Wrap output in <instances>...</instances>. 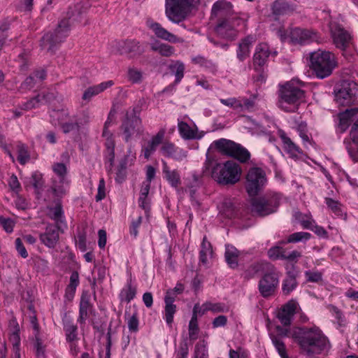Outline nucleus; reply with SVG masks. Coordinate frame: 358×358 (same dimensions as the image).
<instances>
[{
    "instance_id": "0e129e2a",
    "label": "nucleus",
    "mask_w": 358,
    "mask_h": 358,
    "mask_svg": "<svg viewBox=\"0 0 358 358\" xmlns=\"http://www.w3.org/2000/svg\"><path fill=\"white\" fill-rule=\"evenodd\" d=\"M327 308L331 313V315L335 317L339 324H341L344 322V316L340 309L333 305L328 306Z\"/></svg>"
},
{
    "instance_id": "39448f33",
    "label": "nucleus",
    "mask_w": 358,
    "mask_h": 358,
    "mask_svg": "<svg viewBox=\"0 0 358 358\" xmlns=\"http://www.w3.org/2000/svg\"><path fill=\"white\" fill-rule=\"evenodd\" d=\"M310 67L318 78L329 76L338 66V60L330 51L318 49L310 53Z\"/></svg>"
},
{
    "instance_id": "6e6d98bb",
    "label": "nucleus",
    "mask_w": 358,
    "mask_h": 358,
    "mask_svg": "<svg viewBox=\"0 0 358 358\" xmlns=\"http://www.w3.org/2000/svg\"><path fill=\"white\" fill-rule=\"evenodd\" d=\"M325 203L335 215H341L343 214L342 205L338 201L326 198Z\"/></svg>"
},
{
    "instance_id": "a211bd4d",
    "label": "nucleus",
    "mask_w": 358,
    "mask_h": 358,
    "mask_svg": "<svg viewBox=\"0 0 358 358\" xmlns=\"http://www.w3.org/2000/svg\"><path fill=\"white\" fill-rule=\"evenodd\" d=\"M298 303L294 300H290L286 303L278 313V318L284 326L291 324L294 314L299 309Z\"/></svg>"
},
{
    "instance_id": "a878e982",
    "label": "nucleus",
    "mask_w": 358,
    "mask_h": 358,
    "mask_svg": "<svg viewBox=\"0 0 358 358\" xmlns=\"http://www.w3.org/2000/svg\"><path fill=\"white\" fill-rule=\"evenodd\" d=\"M113 85L114 83L113 80H108L99 85L90 87L84 92L82 99L84 101H89L93 96L98 95Z\"/></svg>"
},
{
    "instance_id": "cd10ccee",
    "label": "nucleus",
    "mask_w": 358,
    "mask_h": 358,
    "mask_svg": "<svg viewBox=\"0 0 358 358\" xmlns=\"http://www.w3.org/2000/svg\"><path fill=\"white\" fill-rule=\"evenodd\" d=\"M80 284L79 274L77 271H73L71 274L69 282L65 289L64 299L66 302L73 301L76 291Z\"/></svg>"
},
{
    "instance_id": "ddd939ff",
    "label": "nucleus",
    "mask_w": 358,
    "mask_h": 358,
    "mask_svg": "<svg viewBox=\"0 0 358 358\" xmlns=\"http://www.w3.org/2000/svg\"><path fill=\"white\" fill-rule=\"evenodd\" d=\"M122 130L126 142L139 137L143 131L141 119L136 116L127 118L122 124Z\"/></svg>"
},
{
    "instance_id": "774afa93",
    "label": "nucleus",
    "mask_w": 358,
    "mask_h": 358,
    "mask_svg": "<svg viewBox=\"0 0 358 358\" xmlns=\"http://www.w3.org/2000/svg\"><path fill=\"white\" fill-rule=\"evenodd\" d=\"M127 325L129 331L134 332L138 331V320L136 313H134L131 316L129 317Z\"/></svg>"
},
{
    "instance_id": "79ce46f5",
    "label": "nucleus",
    "mask_w": 358,
    "mask_h": 358,
    "mask_svg": "<svg viewBox=\"0 0 358 358\" xmlns=\"http://www.w3.org/2000/svg\"><path fill=\"white\" fill-rule=\"evenodd\" d=\"M64 329L68 342L73 343L78 340L77 327L71 321H66Z\"/></svg>"
},
{
    "instance_id": "5fc2aeb1",
    "label": "nucleus",
    "mask_w": 358,
    "mask_h": 358,
    "mask_svg": "<svg viewBox=\"0 0 358 358\" xmlns=\"http://www.w3.org/2000/svg\"><path fill=\"white\" fill-rule=\"evenodd\" d=\"M103 136L106 138V146L110 152L111 159L113 160L115 142L113 138V134L108 130L103 129Z\"/></svg>"
},
{
    "instance_id": "9d476101",
    "label": "nucleus",
    "mask_w": 358,
    "mask_h": 358,
    "mask_svg": "<svg viewBox=\"0 0 358 358\" xmlns=\"http://www.w3.org/2000/svg\"><path fill=\"white\" fill-rule=\"evenodd\" d=\"M266 182V174L263 169L259 167H252L249 169L246 176L245 186L250 195H256Z\"/></svg>"
},
{
    "instance_id": "1a4fd4ad",
    "label": "nucleus",
    "mask_w": 358,
    "mask_h": 358,
    "mask_svg": "<svg viewBox=\"0 0 358 358\" xmlns=\"http://www.w3.org/2000/svg\"><path fill=\"white\" fill-rule=\"evenodd\" d=\"M358 96V85L354 80H344L341 88L335 94V100L339 105H349L355 101Z\"/></svg>"
},
{
    "instance_id": "2eb2a0df",
    "label": "nucleus",
    "mask_w": 358,
    "mask_h": 358,
    "mask_svg": "<svg viewBox=\"0 0 358 358\" xmlns=\"http://www.w3.org/2000/svg\"><path fill=\"white\" fill-rule=\"evenodd\" d=\"M280 199V197L278 194L275 195L272 200L270 201V203H274V205L272 206L264 199H255L252 204V210L261 216L269 215L276 210Z\"/></svg>"
},
{
    "instance_id": "052dcab7",
    "label": "nucleus",
    "mask_w": 358,
    "mask_h": 358,
    "mask_svg": "<svg viewBox=\"0 0 358 358\" xmlns=\"http://www.w3.org/2000/svg\"><path fill=\"white\" fill-rule=\"evenodd\" d=\"M285 251L280 246H275L268 250V255L271 259H283V257H285Z\"/></svg>"
},
{
    "instance_id": "72a5a7b5",
    "label": "nucleus",
    "mask_w": 358,
    "mask_h": 358,
    "mask_svg": "<svg viewBox=\"0 0 358 358\" xmlns=\"http://www.w3.org/2000/svg\"><path fill=\"white\" fill-rule=\"evenodd\" d=\"M136 286L133 284L131 279L127 280L125 286L120 293V299L122 301L130 302L136 296Z\"/></svg>"
},
{
    "instance_id": "e2e57ef3",
    "label": "nucleus",
    "mask_w": 358,
    "mask_h": 358,
    "mask_svg": "<svg viewBox=\"0 0 358 358\" xmlns=\"http://www.w3.org/2000/svg\"><path fill=\"white\" fill-rule=\"evenodd\" d=\"M220 101L223 105L236 110H239L240 106H241L239 98L230 97L228 99H221Z\"/></svg>"
},
{
    "instance_id": "20e7f679",
    "label": "nucleus",
    "mask_w": 358,
    "mask_h": 358,
    "mask_svg": "<svg viewBox=\"0 0 358 358\" xmlns=\"http://www.w3.org/2000/svg\"><path fill=\"white\" fill-rule=\"evenodd\" d=\"M303 85L297 79H292L280 85L279 106L285 111L295 112L303 101Z\"/></svg>"
},
{
    "instance_id": "680f3d73",
    "label": "nucleus",
    "mask_w": 358,
    "mask_h": 358,
    "mask_svg": "<svg viewBox=\"0 0 358 358\" xmlns=\"http://www.w3.org/2000/svg\"><path fill=\"white\" fill-rule=\"evenodd\" d=\"M128 78L133 83H138L142 80V73L135 68H130L128 70Z\"/></svg>"
},
{
    "instance_id": "c756f323",
    "label": "nucleus",
    "mask_w": 358,
    "mask_h": 358,
    "mask_svg": "<svg viewBox=\"0 0 358 358\" xmlns=\"http://www.w3.org/2000/svg\"><path fill=\"white\" fill-rule=\"evenodd\" d=\"M358 113L357 108H351L349 110H346L343 113H341L338 115L339 122L338 124V128L341 132H345L347 129L349 127L351 122L352 121V117Z\"/></svg>"
},
{
    "instance_id": "4468645a",
    "label": "nucleus",
    "mask_w": 358,
    "mask_h": 358,
    "mask_svg": "<svg viewBox=\"0 0 358 358\" xmlns=\"http://www.w3.org/2000/svg\"><path fill=\"white\" fill-rule=\"evenodd\" d=\"M240 20L236 17H229L220 22L215 28L217 34L227 39H234L236 36L235 27L239 24Z\"/></svg>"
},
{
    "instance_id": "f3484780",
    "label": "nucleus",
    "mask_w": 358,
    "mask_h": 358,
    "mask_svg": "<svg viewBox=\"0 0 358 358\" xmlns=\"http://www.w3.org/2000/svg\"><path fill=\"white\" fill-rule=\"evenodd\" d=\"M147 26L154 32L157 37L171 43H182L183 39L169 32L159 23L152 20L147 21Z\"/></svg>"
},
{
    "instance_id": "393cba45",
    "label": "nucleus",
    "mask_w": 358,
    "mask_h": 358,
    "mask_svg": "<svg viewBox=\"0 0 358 358\" xmlns=\"http://www.w3.org/2000/svg\"><path fill=\"white\" fill-rule=\"evenodd\" d=\"M232 13V5L230 2L227 1L220 0L213 5L212 14L215 16H225L229 18L234 17L231 16Z\"/></svg>"
},
{
    "instance_id": "09e8293b",
    "label": "nucleus",
    "mask_w": 358,
    "mask_h": 358,
    "mask_svg": "<svg viewBox=\"0 0 358 358\" xmlns=\"http://www.w3.org/2000/svg\"><path fill=\"white\" fill-rule=\"evenodd\" d=\"M90 304L88 300L82 298L80 303V315L78 321L80 323L85 322L87 317V313L90 310Z\"/></svg>"
},
{
    "instance_id": "f8f14e48",
    "label": "nucleus",
    "mask_w": 358,
    "mask_h": 358,
    "mask_svg": "<svg viewBox=\"0 0 358 358\" xmlns=\"http://www.w3.org/2000/svg\"><path fill=\"white\" fill-rule=\"evenodd\" d=\"M329 26L334 45L338 48L345 50L351 42L350 34L336 21H330Z\"/></svg>"
},
{
    "instance_id": "bf43d9fd",
    "label": "nucleus",
    "mask_w": 358,
    "mask_h": 358,
    "mask_svg": "<svg viewBox=\"0 0 358 358\" xmlns=\"http://www.w3.org/2000/svg\"><path fill=\"white\" fill-rule=\"evenodd\" d=\"M189 337L191 340H196L199 333L198 321L192 317L189 323Z\"/></svg>"
},
{
    "instance_id": "4c0bfd02",
    "label": "nucleus",
    "mask_w": 358,
    "mask_h": 358,
    "mask_svg": "<svg viewBox=\"0 0 358 358\" xmlns=\"http://www.w3.org/2000/svg\"><path fill=\"white\" fill-rule=\"evenodd\" d=\"M150 184L149 182H143L140 191V196L138 199L139 206L148 211L150 209L149 201L148 195L149 194Z\"/></svg>"
},
{
    "instance_id": "603ef678",
    "label": "nucleus",
    "mask_w": 358,
    "mask_h": 358,
    "mask_svg": "<svg viewBox=\"0 0 358 358\" xmlns=\"http://www.w3.org/2000/svg\"><path fill=\"white\" fill-rule=\"evenodd\" d=\"M272 343L281 358H289L287 354L285 345L280 338L273 336Z\"/></svg>"
},
{
    "instance_id": "5701e85b",
    "label": "nucleus",
    "mask_w": 358,
    "mask_h": 358,
    "mask_svg": "<svg viewBox=\"0 0 358 358\" xmlns=\"http://www.w3.org/2000/svg\"><path fill=\"white\" fill-rule=\"evenodd\" d=\"M178 129L183 139L189 140L201 138V136L198 134V129L194 124L189 125L182 120H179Z\"/></svg>"
},
{
    "instance_id": "a19ab883",
    "label": "nucleus",
    "mask_w": 358,
    "mask_h": 358,
    "mask_svg": "<svg viewBox=\"0 0 358 358\" xmlns=\"http://www.w3.org/2000/svg\"><path fill=\"white\" fill-rule=\"evenodd\" d=\"M294 217L298 220L304 229L313 230L315 221L310 214H303L300 212L294 213Z\"/></svg>"
},
{
    "instance_id": "8fccbe9b",
    "label": "nucleus",
    "mask_w": 358,
    "mask_h": 358,
    "mask_svg": "<svg viewBox=\"0 0 358 358\" xmlns=\"http://www.w3.org/2000/svg\"><path fill=\"white\" fill-rule=\"evenodd\" d=\"M52 171L55 174L54 178H67V167L64 163L57 162L52 164Z\"/></svg>"
},
{
    "instance_id": "37998d69",
    "label": "nucleus",
    "mask_w": 358,
    "mask_h": 358,
    "mask_svg": "<svg viewBox=\"0 0 358 358\" xmlns=\"http://www.w3.org/2000/svg\"><path fill=\"white\" fill-rule=\"evenodd\" d=\"M290 8L287 2L282 0L275 1L272 6L273 14L278 17L289 13Z\"/></svg>"
},
{
    "instance_id": "13d9d810",
    "label": "nucleus",
    "mask_w": 358,
    "mask_h": 358,
    "mask_svg": "<svg viewBox=\"0 0 358 358\" xmlns=\"http://www.w3.org/2000/svg\"><path fill=\"white\" fill-rule=\"evenodd\" d=\"M17 159L21 164H26L29 159V155L24 145H17Z\"/></svg>"
},
{
    "instance_id": "49530a36",
    "label": "nucleus",
    "mask_w": 358,
    "mask_h": 358,
    "mask_svg": "<svg viewBox=\"0 0 358 358\" xmlns=\"http://www.w3.org/2000/svg\"><path fill=\"white\" fill-rule=\"evenodd\" d=\"M63 210L60 203H57L54 207L48 208V216L56 222H61L63 217Z\"/></svg>"
},
{
    "instance_id": "e433bc0d",
    "label": "nucleus",
    "mask_w": 358,
    "mask_h": 358,
    "mask_svg": "<svg viewBox=\"0 0 358 358\" xmlns=\"http://www.w3.org/2000/svg\"><path fill=\"white\" fill-rule=\"evenodd\" d=\"M239 252L232 245H227L225 250V259L229 267L234 268L238 266V257Z\"/></svg>"
},
{
    "instance_id": "7ed1b4c3",
    "label": "nucleus",
    "mask_w": 358,
    "mask_h": 358,
    "mask_svg": "<svg viewBox=\"0 0 358 358\" xmlns=\"http://www.w3.org/2000/svg\"><path fill=\"white\" fill-rule=\"evenodd\" d=\"M266 268L265 273L259 282V291L262 296L268 297L273 295L279 284L280 273L268 263H257L252 265L245 272V278H251L261 271Z\"/></svg>"
},
{
    "instance_id": "dca6fc26",
    "label": "nucleus",
    "mask_w": 358,
    "mask_h": 358,
    "mask_svg": "<svg viewBox=\"0 0 358 358\" xmlns=\"http://www.w3.org/2000/svg\"><path fill=\"white\" fill-rule=\"evenodd\" d=\"M345 148L354 162H358V120L354 123L349 138L344 140Z\"/></svg>"
},
{
    "instance_id": "423d86ee",
    "label": "nucleus",
    "mask_w": 358,
    "mask_h": 358,
    "mask_svg": "<svg viewBox=\"0 0 358 358\" xmlns=\"http://www.w3.org/2000/svg\"><path fill=\"white\" fill-rule=\"evenodd\" d=\"M199 4L200 0H165L166 17L171 22L180 24Z\"/></svg>"
},
{
    "instance_id": "f03ea898",
    "label": "nucleus",
    "mask_w": 358,
    "mask_h": 358,
    "mask_svg": "<svg viewBox=\"0 0 358 358\" xmlns=\"http://www.w3.org/2000/svg\"><path fill=\"white\" fill-rule=\"evenodd\" d=\"M82 8L80 4H77L68 14V20H61L53 33H47L43 36L41 45L43 49L52 51L54 48L68 36L69 27L75 22L85 24V11L81 10Z\"/></svg>"
},
{
    "instance_id": "f257e3e1",
    "label": "nucleus",
    "mask_w": 358,
    "mask_h": 358,
    "mask_svg": "<svg viewBox=\"0 0 358 358\" xmlns=\"http://www.w3.org/2000/svg\"><path fill=\"white\" fill-rule=\"evenodd\" d=\"M291 334L299 345L301 354L306 358H320L331 348L327 336L315 325L295 327Z\"/></svg>"
},
{
    "instance_id": "6ab92c4d",
    "label": "nucleus",
    "mask_w": 358,
    "mask_h": 358,
    "mask_svg": "<svg viewBox=\"0 0 358 358\" xmlns=\"http://www.w3.org/2000/svg\"><path fill=\"white\" fill-rule=\"evenodd\" d=\"M41 242L49 248H54L58 243L59 235L58 227L49 224L45 231L39 236Z\"/></svg>"
},
{
    "instance_id": "a18cd8bd",
    "label": "nucleus",
    "mask_w": 358,
    "mask_h": 358,
    "mask_svg": "<svg viewBox=\"0 0 358 358\" xmlns=\"http://www.w3.org/2000/svg\"><path fill=\"white\" fill-rule=\"evenodd\" d=\"M169 68L175 75V83L178 84L184 76L185 64L182 62L178 60L171 64Z\"/></svg>"
},
{
    "instance_id": "4be33fe9",
    "label": "nucleus",
    "mask_w": 358,
    "mask_h": 358,
    "mask_svg": "<svg viewBox=\"0 0 358 358\" xmlns=\"http://www.w3.org/2000/svg\"><path fill=\"white\" fill-rule=\"evenodd\" d=\"M160 152L164 157L173 158L177 161H181L186 158L187 151L176 147L171 142H165L162 144Z\"/></svg>"
},
{
    "instance_id": "338daca9",
    "label": "nucleus",
    "mask_w": 358,
    "mask_h": 358,
    "mask_svg": "<svg viewBox=\"0 0 358 358\" xmlns=\"http://www.w3.org/2000/svg\"><path fill=\"white\" fill-rule=\"evenodd\" d=\"M206 304L208 310L214 313L224 312L226 310L225 306L220 303L206 302Z\"/></svg>"
},
{
    "instance_id": "2f4dec72",
    "label": "nucleus",
    "mask_w": 358,
    "mask_h": 358,
    "mask_svg": "<svg viewBox=\"0 0 358 358\" xmlns=\"http://www.w3.org/2000/svg\"><path fill=\"white\" fill-rule=\"evenodd\" d=\"M162 171L165 179L173 187H177L180 184V176L177 170H171L165 161H162Z\"/></svg>"
},
{
    "instance_id": "aec40b11",
    "label": "nucleus",
    "mask_w": 358,
    "mask_h": 358,
    "mask_svg": "<svg viewBox=\"0 0 358 358\" xmlns=\"http://www.w3.org/2000/svg\"><path fill=\"white\" fill-rule=\"evenodd\" d=\"M19 331L20 328L17 322L15 320H11L9 322V341L13 345L12 358H20V337Z\"/></svg>"
},
{
    "instance_id": "3c124183",
    "label": "nucleus",
    "mask_w": 358,
    "mask_h": 358,
    "mask_svg": "<svg viewBox=\"0 0 358 358\" xmlns=\"http://www.w3.org/2000/svg\"><path fill=\"white\" fill-rule=\"evenodd\" d=\"M311 235L310 233L308 232H296L294 234H292L287 239L288 243H298V242H303L306 241L310 239Z\"/></svg>"
},
{
    "instance_id": "c85d7f7f",
    "label": "nucleus",
    "mask_w": 358,
    "mask_h": 358,
    "mask_svg": "<svg viewBox=\"0 0 358 358\" xmlns=\"http://www.w3.org/2000/svg\"><path fill=\"white\" fill-rule=\"evenodd\" d=\"M279 135L282 141L285 151L291 157H297L301 153L300 148L286 135L284 131H280Z\"/></svg>"
},
{
    "instance_id": "c9c22d12",
    "label": "nucleus",
    "mask_w": 358,
    "mask_h": 358,
    "mask_svg": "<svg viewBox=\"0 0 358 358\" xmlns=\"http://www.w3.org/2000/svg\"><path fill=\"white\" fill-rule=\"evenodd\" d=\"M89 121L88 117H85L83 120H70L69 122H64V120H59V124L64 133H68L73 131H78L80 124H84Z\"/></svg>"
},
{
    "instance_id": "0eeeda50",
    "label": "nucleus",
    "mask_w": 358,
    "mask_h": 358,
    "mask_svg": "<svg viewBox=\"0 0 358 358\" xmlns=\"http://www.w3.org/2000/svg\"><path fill=\"white\" fill-rule=\"evenodd\" d=\"M241 168L234 160L216 164L211 171L212 178L220 185H234L241 179Z\"/></svg>"
},
{
    "instance_id": "473e14b6",
    "label": "nucleus",
    "mask_w": 358,
    "mask_h": 358,
    "mask_svg": "<svg viewBox=\"0 0 358 358\" xmlns=\"http://www.w3.org/2000/svg\"><path fill=\"white\" fill-rule=\"evenodd\" d=\"M296 272L293 271H287V277L282 282V289L285 295L289 294L297 287V282L296 280Z\"/></svg>"
},
{
    "instance_id": "69168bd1",
    "label": "nucleus",
    "mask_w": 358,
    "mask_h": 358,
    "mask_svg": "<svg viewBox=\"0 0 358 358\" xmlns=\"http://www.w3.org/2000/svg\"><path fill=\"white\" fill-rule=\"evenodd\" d=\"M208 308L206 303L202 305H199V303H196L193 308V313L192 317H195L197 319L199 316H202L206 312H208Z\"/></svg>"
},
{
    "instance_id": "f704fd0d",
    "label": "nucleus",
    "mask_w": 358,
    "mask_h": 358,
    "mask_svg": "<svg viewBox=\"0 0 358 358\" xmlns=\"http://www.w3.org/2000/svg\"><path fill=\"white\" fill-rule=\"evenodd\" d=\"M173 298L165 296L164 319L169 325H171L173 321L174 314L176 312V306L173 303Z\"/></svg>"
},
{
    "instance_id": "b1692460",
    "label": "nucleus",
    "mask_w": 358,
    "mask_h": 358,
    "mask_svg": "<svg viewBox=\"0 0 358 358\" xmlns=\"http://www.w3.org/2000/svg\"><path fill=\"white\" fill-rule=\"evenodd\" d=\"M255 42V38L248 36L239 43L236 50L237 58L239 61L243 62L249 57L251 47Z\"/></svg>"
},
{
    "instance_id": "412c9836",
    "label": "nucleus",
    "mask_w": 358,
    "mask_h": 358,
    "mask_svg": "<svg viewBox=\"0 0 358 358\" xmlns=\"http://www.w3.org/2000/svg\"><path fill=\"white\" fill-rule=\"evenodd\" d=\"M270 53L268 45L266 43H259L256 47L253 56V64L257 72H259L261 68L264 66Z\"/></svg>"
},
{
    "instance_id": "4d7b16f0",
    "label": "nucleus",
    "mask_w": 358,
    "mask_h": 358,
    "mask_svg": "<svg viewBox=\"0 0 358 358\" xmlns=\"http://www.w3.org/2000/svg\"><path fill=\"white\" fill-rule=\"evenodd\" d=\"M306 280L310 282H320L322 280V273L317 270H308L304 273Z\"/></svg>"
},
{
    "instance_id": "6e6552de",
    "label": "nucleus",
    "mask_w": 358,
    "mask_h": 358,
    "mask_svg": "<svg viewBox=\"0 0 358 358\" xmlns=\"http://www.w3.org/2000/svg\"><path fill=\"white\" fill-rule=\"evenodd\" d=\"M213 145L220 152L235 157L241 162H245L250 159V155L248 150L232 141L220 138L215 141Z\"/></svg>"
},
{
    "instance_id": "bb28decb",
    "label": "nucleus",
    "mask_w": 358,
    "mask_h": 358,
    "mask_svg": "<svg viewBox=\"0 0 358 358\" xmlns=\"http://www.w3.org/2000/svg\"><path fill=\"white\" fill-rule=\"evenodd\" d=\"M70 181L67 178H52L51 189L57 196L65 195L69 189Z\"/></svg>"
},
{
    "instance_id": "864d4df0",
    "label": "nucleus",
    "mask_w": 358,
    "mask_h": 358,
    "mask_svg": "<svg viewBox=\"0 0 358 358\" xmlns=\"http://www.w3.org/2000/svg\"><path fill=\"white\" fill-rule=\"evenodd\" d=\"M136 160V152L129 148L124 158L120 162V166L126 169L127 166H131Z\"/></svg>"
},
{
    "instance_id": "58836bf2",
    "label": "nucleus",
    "mask_w": 358,
    "mask_h": 358,
    "mask_svg": "<svg viewBox=\"0 0 358 358\" xmlns=\"http://www.w3.org/2000/svg\"><path fill=\"white\" fill-rule=\"evenodd\" d=\"M150 46L152 50L158 52L161 55L164 57H170L174 55L175 52L173 47L159 42L152 43Z\"/></svg>"
},
{
    "instance_id": "de8ad7c7",
    "label": "nucleus",
    "mask_w": 358,
    "mask_h": 358,
    "mask_svg": "<svg viewBox=\"0 0 358 358\" xmlns=\"http://www.w3.org/2000/svg\"><path fill=\"white\" fill-rule=\"evenodd\" d=\"M165 130L160 129L151 139L148 141L147 145L155 152L157 148L162 143L165 136Z\"/></svg>"
},
{
    "instance_id": "c03bdc74",
    "label": "nucleus",
    "mask_w": 358,
    "mask_h": 358,
    "mask_svg": "<svg viewBox=\"0 0 358 358\" xmlns=\"http://www.w3.org/2000/svg\"><path fill=\"white\" fill-rule=\"evenodd\" d=\"M50 97H49L48 95L43 96L38 95L23 103V105L22 106V108L25 110H31L32 108L38 107L40 106V103H45L50 101Z\"/></svg>"
},
{
    "instance_id": "9b49d317",
    "label": "nucleus",
    "mask_w": 358,
    "mask_h": 358,
    "mask_svg": "<svg viewBox=\"0 0 358 358\" xmlns=\"http://www.w3.org/2000/svg\"><path fill=\"white\" fill-rule=\"evenodd\" d=\"M319 38L317 32L310 29H303L296 27L291 29L289 36L285 38L283 40H287L289 43L294 44L303 45L314 41H318Z\"/></svg>"
},
{
    "instance_id": "ea45409f",
    "label": "nucleus",
    "mask_w": 358,
    "mask_h": 358,
    "mask_svg": "<svg viewBox=\"0 0 358 358\" xmlns=\"http://www.w3.org/2000/svg\"><path fill=\"white\" fill-rule=\"evenodd\" d=\"M213 250L211 244L207 241L206 237H203L200 251V260L206 264L209 258L212 257Z\"/></svg>"
},
{
    "instance_id": "7c9ffc66",
    "label": "nucleus",
    "mask_w": 358,
    "mask_h": 358,
    "mask_svg": "<svg viewBox=\"0 0 358 358\" xmlns=\"http://www.w3.org/2000/svg\"><path fill=\"white\" fill-rule=\"evenodd\" d=\"M118 51L120 54H130L133 56L141 53L143 49L136 41H126L120 43Z\"/></svg>"
}]
</instances>
